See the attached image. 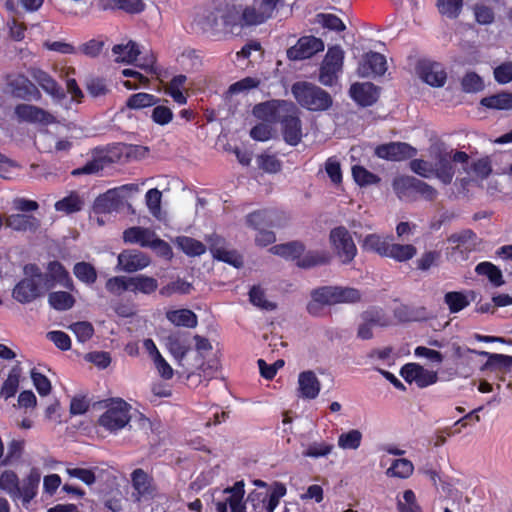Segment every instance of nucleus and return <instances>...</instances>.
Segmentation results:
<instances>
[{"mask_svg": "<svg viewBox=\"0 0 512 512\" xmlns=\"http://www.w3.org/2000/svg\"><path fill=\"white\" fill-rule=\"evenodd\" d=\"M291 92L297 103L309 111H326L333 104V98L327 91L310 82L299 81L294 83Z\"/></svg>", "mask_w": 512, "mask_h": 512, "instance_id": "f257e3e1", "label": "nucleus"}, {"mask_svg": "<svg viewBox=\"0 0 512 512\" xmlns=\"http://www.w3.org/2000/svg\"><path fill=\"white\" fill-rule=\"evenodd\" d=\"M286 487L283 483L274 482L270 493H261L252 491L249 493L246 503L250 505L254 512H274L278 506L280 498L286 494Z\"/></svg>", "mask_w": 512, "mask_h": 512, "instance_id": "f03ea898", "label": "nucleus"}, {"mask_svg": "<svg viewBox=\"0 0 512 512\" xmlns=\"http://www.w3.org/2000/svg\"><path fill=\"white\" fill-rule=\"evenodd\" d=\"M130 405L123 400L112 402L100 416L98 423L110 432L124 428L130 421Z\"/></svg>", "mask_w": 512, "mask_h": 512, "instance_id": "7ed1b4c3", "label": "nucleus"}, {"mask_svg": "<svg viewBox=\"0 0 512 512\" xmlns=\"http://www.w3.org/2000/svg\"><path fill=\"white\" fill-rule=\"evenodd\" d=\"M30 269L33 272L32 277L22 279L13 289V298L22 303H30L42 295L40 282L42 274L39 269L34 266H26L25 271Z\"/></svg>", "mask_w": 512, "mask_h": 512, "instance_id": "20e7f679", "label": "nucleus"}, {"mask_svg": "<svg viewBox=\"0 0 512 512\" xmlns=\"http://www.w3.org/2000/svg\"><path fill=\"white\" fill-rule=\"evenodd\" d=\"M280 1L251 0L249 3H242L244 19L248 27L260 25L271 18Z\"/></svg>", "mask_w": 512, "mask_h": 512, "instance_id": "39448f33", "label": "nucleus"}, {"mask_svg": "<svg viewBox=\"0 0 512 512\" xmlns=\"http://www.w3.org/2000/svg\"><path fill=\"white\" fill-rule=\"evenodd\" d=\"M330 241L342 264H349L357 254L356 245L345 227H336L330 232Z\"/></svg>", "mask_w": 512, "mask_h": 512, "instance_id": "423d86ee", "label": "nucleus"}, {"mask_svg": "<svg viewBox=\"0 0 512 512\" xmlns=\"http://www.w3.org/2000/svg\"><path fill=\"white\" fill-rule=\"evenodd\" d=\"M220 20L223 28L230 33H239L248 27L244 19L242 3L219 5Z\"/></svg>", "mask_w": 512, "mask_h": 512, "instance_id": "0eeeda50", "label": "nucleus"}, {"mask_svg": "<svg viewBox=\"0 0 512 512\" xmlns=\"http://www.w3.org/2000/svg\"><path fill=\"white\" fill-rule=\"evenodd\" d=\"M295 105L285 100H271L259 103L253 108V115L265 122H278L285 112L293 111Z\"/></svg>", "mask_w": 512, "mask_h": 512, "instance_id": "6e6552de", "label": "nucleus"}, {"mask_svg": "<svg viewBox=\"0 0 512 512\" xmlns=\"http://www.w3.org/2000/svg\"><path fill=\"white\" fill-rule=\"evenodd\" d=\"M131 484L133 487L131 496L135 502L139 503L155 496L156 488L153 485V478L143 469L137 468L131 473Z\"/></svg>", "mask_w": 512, "mask_h": 512, "instance_id": "1a4fd4ad", "label": "nucleus"}, {"mask_svg": "<svg viewBox=\"0 0 512 512\" xmlns=\"http://www.w3.org/2000/svg\"><path fill=\"white\" fill-rule=\"evenodd\" d=\"M324 50V42L314 36H303L297 43L287 50V57L290 60H303L312 57Z\"/></svg>", "mask_w": 512, "mask_h": 512, "instance_id": "9d476101", "label": "nucleus"}, {"mask_svg": "<svg viewBox=\"0 0 512 512\" xmlns=\"http://www.w3.org/2000/svg\"><path fill=\"white\" fill-rule=\"evenodd\" d=\"M375 154L389 161H403L417 154L416 148L405 142H390L376 147Z\"/></svg>", "mask_w": 512, "mask_h": 512, "instance_id": "9b49d317", "label": "nucleus"}, {"mask_svg": "<svg viewBox=\"0 0 512 512\" xmlns=\"http://www.w3.org/2000/svg\"><path fill=\"white\" fill-rule=\"evenodd\" d=\"M282 126L284 140L291 146H296L302 139L301 120L298 116V109L295 106L293 111L285 112L278 121Z\"/></svg>", "mask_w": 512, "mask_h": 512, "instance_id": "f8f14e48", "label": "nucleus"}, {"mask_svg": "<svg viewBox=\"0 0 512 512\" xmlns=\"http://www.w3.org/2000/svg\"><path fill=\"white\" fill-rule=\"evenodd\" d=\"M223 492L229 494V496L224 501L216 503L217 512H245L243 481L236 482L232 487L226 488Z\"/></svg>", "mask_w": 512, "mask_h": 512, "instance_id": "ddd939ff", "label": "nucleus"}, {"mask_svg": "<svg viewBox=\"0 0 512 512\" xmlns=\"http://www.w3.org/2000/svg\"><path fill=\"white\" fill-rule=\"evenodd\" d=\"M401 375L407 382H416L419 387H426L438 380L437 372L425 369L416 363H408L401 369Z\"/></svg>", "mask_w": 512, "mask_h": 512, "instance_id": "4468645a", "label": "nucleus"}, {"mask_svg": "<svg viewBox=\"0 0 512 512\" xmlns=\"http://www.w3.org/2000/svg\"><path fill=\"white\" fill-rule=\"evenodd\" d=\"M417 73L421 80L432 87H443L446 83L447 74L440 63L421 61Z\"/></svg>", "mask_w": 512, "mask_h": 512, "instance_id": "2eb2a0df", "label": "nucleus"}, {"mask_svg": "<svg viewBox=\"0 0 512 512\" xmlns=\"http://www.w3.org/2000/svg\"><path fill=\"white\" fill-rule=\"evenodd\" d=\"M19 121L28 123L51 124L55 123V117L44 109L30 105L18 104L14 110Z\"/></svg>", "mask_w": 512, "mask_h": 512, "instance_id": "dca6fc26", "label": "nucleus"}, {"mask_svg": "<svg viewBox=\"0 0 512 512\" xmlns=\"http://www.w3.org/2000/svg\"><path fill=\"white\" fill-rule=\"evenodd\" d=\"M117 260V268L127 273L142 270L150 264L149 257L138 250H124L118 255Z\"/></svg>", "mask_w": 512, "mask_h": 512, "instance_id": "f3484780", "label": "nucleus"}, {"mask_svg": "<svg viewBox=\"0 0 512 512\" xmlns=\"http://www.w3.org/2000/svg\"><path fill=\"white\" fill-rule=\"evenodd\" d=\"M386 70L387 62L384 55L373 51L363 56L358 67V73L361 77L381 76Z\"/></svg>", "mask_w": 512, "mask_h": 512, "instance_id": "a211bd4d", "label": "nucleus"}, {"mask_svg": "<svg viewBox=\"0 0 512 512\" xmlns=\"http://www.w3.org/2000/svg\"><path fill=\"white\" fill-rule=\"evenodd\" d=\"M166 347L181 364L191 347L190 333L183 331L171 332L166 337Z\"/></svg>", "mask_w": 512, "mask_h": 512, "instance_id": "6ab92c4d", "label": "nucleus"}, {"mask_svg": "<svg viewBox=\"0 0 512 512\" xmlns=\"http://www.w3.org/2000/svg\"><path fill=\"white\" fill-rule=\"evenodd\" d=\"M5 225L17 232L36 233L41 226V221L32 214L15 213L5 218Z\"/></svg>", "mask_w": 512, "mask_h": 512, "instance_id": "aec40b11", "label": "nucleus"}, {"mask_svg": "<svg viewBox=\"0 0 512 512\" xmlns=\"http://www.w3.org/2000/svg\"><path fill=\"white\" fill-rule=\"evenodd\" d=\"M29 73L33 80L55 100L61 101L66 98L64 90L47 72L39 68H31Z\"/></svg>", "mask_w": 512, "mask_h": 512, "instance_id": "412c9836", "label": "nucleus"}, {"mask_svg": "<svg viewBox=\"0 0 512 512\" xmlns=\"http://www.w3.org/2000/svg\"><path fill=\"white\" fill-rule=\"evenodd\" d=\"M433 165L434 176L443 184H450L455 174V169L451 160V153L439 150L435 154Z\"/></svg>", "mask_w": 512, "mask_h": 512, "instance_id": "4be33fe9", "label": "nucleus"}, {"mask_svg": "<svg viewBox=\"0 0 512 512\" xmlns=\"http://www.w3.org/2000/svg\"><path fill=\"white\" fill-rule=\"evenodd\" d=\"M40 480V470L38 468H32L29 474L20 482V495L17 497V500L21 499L24 506H28V504L36 497Z\"/></svg>", "mask_w": 512, "mask_h": 512, "instance_id": "5701e85b", "label": "nucleus"}, {"mask_svg": "<svg viewBox=\"0 0 512 512\" xmlns=\"http://www.w3.org/2000/svg\"><path fill=\"white\" fill-rule=\"evenodd\" d=\"M354 101L363 107L373 105L379 97L377 87L372 83H354L349 90Z\"/></svg>", "mask_w": 512, "mask_h": 512, "instance_id": "b1692460", "label": "nucleus"}, {"mask_svg": "<svg viewBox=\"0 0 512 512\" xmlns=\"http://www.w3.org/2000/svg\"><path fill=\"white\" fill-rule=\"evenodd\" d=\"M247 224L256 230L262 231L266 227H279L281 218L275 210H259L247 216Z\"/></svg>", "mask_w": 512, "mask_h": 512, "instance_id": "393cba45", "label": "nucleus"}, {"mask_svg": "<svg viewBox=\"0 0 512 512\" xmlns=\"http://www.w3.org/2000/svg\"><path fill=\"white\" fill-rule=\"evenodd\" d=\"M193 24L202 32L217 31L221 25L219 6L197 12Z\"/></svg>", "mask_w": 512, "mask_h": 512, "instance_id": "a878e982", "label": "nucleus"}, {"mask_svg": "<svg viewBox=\"0 0 512 512\" xmlns=\"http://www.w3.org/2000/svg\"><path fill=\"white\" fill-rule=\"evenodd\" d=\"M420 179L413 176H399L393 180L392 187L401 200H414Z\"/></svg>", "mask_w": 512, "mask_h": 512, "instance_id": "bb28decb", "label": "nucleus"}, {"mask_svg": "<svg viewBox=\"0 0 512 512\" xmlns=\"http://www.w3.org/2000/svg\"><path fill=\"white\" fill-rule=\"evenodd\" d=\"M298 385L301 397L306 399H315L320 392V381L311 370L303 371L299 374Z\"/></svg>", "mask_w": 512, "mask_h": 512, "instance_id": "cd10ccee", "label": "nucleus"}, {"mask_svg": "<svg viewBox=\"0 0 512 512\" xmlns=\"http://www.w3.org/2000/svg\"><path fill=\"white\" fill-rule=\"evenodd\" d=\"M467 351L488 358L482 367L483 370L498 368L504 372L512 371V356L510 355L489 353L486 351H477L474 349H468Z\"/></svg>", "mask_w": 512, "mask_h": 512, "instance_id": "c85d7f7f", "label": "nucleus"}, {"mask_svg": "<svg viewBox=\"0 0 512 512\" xmlns=\"http://www.w3.org/2000/svg\"><path fill=\"white\" fill-rule=\"evenodd\" d=\"M155 237V232L149 228L134 226L123 232V240L126 243L139 244L142 247H149Z\"/></svg>", "mask_w": 512, "mask_h": 512, "instance_id": "c756f323", "label": "nucleus"}, {"mask_svg": "<svg viewBox=\"0 0 512 512\" xmlns=\"http://www.w3.org/2000/svg\"><path fill=\"white\" fill-rule=\"evenodd\" d=\"M120 200L116 190H108L106 193L98 196L93 204V210L97 214L111 213L119 207Z\"/></svg>", "mask_w": 512, "mask_h": 512, "instance_id": "7c9ffc66", "label": "nucleus"}, {"mask_svg": "<svg viewBox=\"0 0 512 512\" xmlns=\"http://www.w3.org/2000/svg\"><path fill=\"white\" fill-rule=\"evenodd\" d=\"M112 52L116 55V62H123L127 64L134 63L140 55L138 44L132 40L126 44H117L112 48Z\"/></svg>", "mask_w": 512, "mask_h": 512, "instance_id": "2f4dec72", "label": "nucleus"}, {"mask_svg": "<svg viewBox=\"0 0 512 512\" xmlns=\"http://www.w3.org/2000/svg\"><path fill=\"white\" fill-rule=\"evenodd\" d=\"M166 318L175 326L195 328L198 324L197 315L189 309L170 310Z\"/></svg>", "mask_w": 512, "mask_h": 512, "instance_id": "473e14b6", "label": "nucleus"}, {"mask_svg": "<svg viewBox=\"0 0 512 512\" xmlns=\"http://www.w3.org/2000/svg\"><path fill=\"white\" fill-rule=\"evenodd\" d=\"M130 291L143 294H151L155 292L158 288V281L146 275H137L134 277H129Z\"/></svg>", "mask_w": 512, "mask_h": 512, "instance_id": "72a5a7b5", "label": "nucleus"}, {"mask_svg": "<svg viewBox=\"0 0 512 512\" xmlns=\"http://www.w3.org/2000/svg\"><path fill=\"white\" fill-rule=\"evenodd\" d=\"M174 243L190 257L200 256L206 251V246L202 242L188 236H178Z\"/></svg>", "mask_w": 512, "mask_h": 512, "instance_id": "f704fd0d", "label": "nucleus"}, {"mask_svg": "<svg viewBox=\"0 0 512 512\" xmlns=\"http://www.w3.org/2000/svg\"><path fill=\"white\" fill-rule=\"evenodd\" d=\"M480 104L489 109L511 110L512 93L501 92L481 99Z\"/></svg>", "mask_w": 512, "mask_h": 512, "instance_id": "c9c22d12", "label": "nucleus"}, {"mask_svg": "<svg viewBox=\"0 0 512 512\" xmlns=\"http://www.w3.org/2000/svg\"><path fill=\"white\" fill-rule=\"evenodd\" d=\"M389 245L388 237H383L378 234H369L365 237L362 247L364 250L386 257Z\"/></svg>", "mask_w": 512, "mask_h": 512, "instance_id": "e433bc0d", "label": "nucleus"}, {"mask_svg": "<svg viewBox=\"0 0 512 512\" xmlns=\"http://www.w3.org/2000/svg\"><path fill=\"white\" fill-rule=\"evenodd\" d=\"M417 253V249L412 244H397L390 242L387 256L397 262H406L412 259Z\"/></svg>", "mask_w": 512, "mask_h": 512, "instance_id": "4c0bfd02", "label": "nucleus"}, {"mask_svg": "<svg viewBox=\"0 0 512 512\" xmlns=\"http://www.w3.org/2000/svg\"><path fill=\"white\" fill-rule=\"evenodd\" d=\"M21 373L22 369L19 364L12 367L7 379L4 381L2 385L0 391L1 397H3L4 399H9L16 394L19 387Z\"/></svg>", "mask_w": 512, "mask_h": 512, "instance_id": "58836bf2", "label": "nucleus"}, {"mask_svg": "<svg viewBox=\"0 0 512 512\" xmlns=\"http://www.w3.org/2000/svg\"><path fill=\"white\" fill-rule=\"evenodd\" d=\"M19 484L20 480L14 471L6 470L0 476V489L5 491L14 501L20 495Z\"/></svg>", "mask_w": 512, "mask_h": 512, "instance_id": "ea45409f", "label": "nucleus"}, {"mask_svg": "<svg viewBox=\"0 0 512 512\" xmlns=\"http://www.w3.org/2000/svg\"><path fill=\"white\" fill-rule=\"evenodd\" d=\"M331 255L327 251H309L297 262L301 268H312L315 266L326 265L330 262Z\"/></svg>", "mask_w": 512, "mask_h": 512, "instance_id": "a19ab883", "label": "nucleus"}, {"mask_svg": "<svg viewBox=\"0 0 512 512\" xmlns=\"http://www.w3.org/2000/svg\"><path fill=\"white\" fill-rule=\"evenodd\" d=\"M475 271L478 275L486 276L495 287L502 286L505 283L501 270L491 262L479 263Z\"/></svg>", "mask_w": 512, "mask_h": 512, "instance_id": "79ce46f5", "label": "nucleus"}, {"mask_svg": "<svg viewBox=\"0 0 512 512\" xmlns=\"http://www.w3.org/2000/svg\"><path fill=\"white\" fill-rule=\"evenodd\" d=\"M48 302L55 310L65 311L74 306L75 298L69 292L56 291L48 295Z\"/></svg>", "mask_w": 512, "mask_h": 512, "instance_id": "37998d69", "label": "nucleus"}, {"mask_svg": "<svg viewBox=\"0 0 512 512\" xmlns=\"http://www.w3.org/2000/svg\"><path fill=\"white\" fill-rule=\"evenodd\" d=\"M51 278L69 290H74V284L64 266L58 261H52L48 265Z\"/></svg>", "mask_w": 512, "mask_h": 512, "instance_id": "c03bdc74", "label": "nucleus"}, {"mask_svg": "<svg viewBox=\"0 0 512 512\" xmlns=\"http://www.w3.org/2000/svg\"><path fill=\"white\" fill-rule=\"evenodd\" d=\"M73 273L79 281L87 285H92L97 280V271L95 267L88 262L82 261L76 263L73 268Z\"/></svg>", "mask_w": 512, "mask_h": 512, "instance_id": "a18cd8bd", "label": "nucleus"}, {"mask_svg": "<svg viewBox=\"0 0 512 512\" xmlns=\"http://www.w3.org/2000/svg\"><path fill=\"white\" fill-rule=\"evenodd\" d=\"M270 251L275 255H279L287 259H296L300 258L304 252V246L299 242H289L275 245L270 248Z\"/></svg>", "mask_w": 512, "mask_h": 512, "instance_id": "49530a36", "label": "nucleus"}, {"mask_svg": "<svg viewBox=\"0 0 512 512\" xmlns=\"http://www.w3.org/2000/svg\"><path fill=\"white\" fill-rule=\"evenodd\" d=\"M159 98L148 93H136L131 95L126 101V107L130 109H142L158 104Z\"/></svg>", "mask_w": 512, "mask_h": 512, "instance_id": "de8ad7c7", "label": "nucleus"}, {"mask_svg": "<svg viewBox=\"0 0 512 512\" xmlns=\"http://www.w3.org/2000/svg\"><path fill=\"white\" fill-rule=\"evenodd\" d=\"M362 320L373 327H386L390 323L389 317L380 308H371L362 313Z\"/></svg>", "mask_w": 512, "mask_h": 512, "instance_id": "09e8293b", "label": "nucleus"}, {"mask_svg": "<svg viewBox=\"0 0 512 512\" xmlns=\"http://www.w3.org/2000/svg\"><path fill=\"white\" fill-rule=\"evenodd\" d=\"M450 243L456 244L455 249L464 246L466 250H471L476 244V234L472 230H463L448 237Z\"/></svg>", "mask_w": 512, "mask_h": 512, "instance_id": "8fccbe9b", "label": "nucleus"}, {"mask_svg": "<svg viewBox=\"0 0 512 512\" xmlns=\"http://www.w3.org/2000/svg\"><path fill=\"white\" fill-rule=\"evenodd\" d=\"M311 296L315 302L321 305L337 304L336 286H324L312 291Z\"/></svg>", "mask_w": 512, "mask_h": 512, "instance_id": "3c124183", "label": "nucleus"}, {"mask_svg": "<svg viewBox=\"0 0 512 512\" xmlns=\"http://www.w3.org/2000/svg\"><path fill=\"white\" fill-rule=\"evenodd\" d=\"M413 470L412 462L401 458L393 461L391 467L387 470V474L398 478H408L413 473Z\"/></svg>", "mask_w": 512, "mask_h": 512, "instance_id": "603ef678", "label": "nucleus"}, {"mask_svg": "<svg viewBox=\"0 0 512 512\" xmlns=\"http://www.w3.org/2000/svg\"><path fill=\"white\" fill-rule=\"evenodd\" d=\"M82 200L80 197L72 193L69 196L63 198L62 200H59L55 203V209L57 211H62L67 214L74 213L77 211H80L82 208Z\"/></svg>", "mask_w": 512, "mask_h": 512, "instance_id": "864d4df0", "label": "nucleus"}, {"mask_svg": "<svg viewBox=\"0 0 512 512\" xmlns=\"http://www.w3.org/2000/svg\"><path fill=\"white\" fill-rule=\"evenodd\" d=\"M451 313H457L469 305V300L462 292H448L444 296Z\"/></svg>", "mask_w": 512, "mask_h": 512, "instance_id": "5fc2aeb1", "label": "nucleus"}, {"mask_svg": "<svg viewBox=\"0 0 512 512\" xmlns=\"http://www.w3.org/2000/svg\"><path fill=\"white\" fill-rule=\"evenodd\" d=\"M441 259V253L435 250L425 251L416 261L418 270L426 272L432 267L438 266Z\"/></svg>", "mask_w": 512, "mask_h": 512, "instance_id": "6e6d98bb", "label": "nucleus"}, {"mask_svg": "<svg viewBox=\"0 0 512 512\" xmlns=\"http://www.w3.org/2000/svg\"><path fill=\"white\" fill-rule=\"evenodd\" d=\"M192 289V284L178 278L177 280L170 282L166 286H163L159 293L162 296L170 297L173 294H188Z\"/></svg>", "mask_w": 512, "mask_h": 512, "instance_id": "4d7b16f0", "label": "nucleus"}, {"mask_svg": "<svg viewBox=\"0 0 512 512\" xmlns=\"http://www.w3.org/2000/svg\"><path fill=\"white\" fill-rule=\"evenodd\" d=\"M249 298L253 305L266 311L276 309V304L265 298L264 291L259 286H253L249 292Z\"/></svg>", "mask_w": 512, "mask_h": 512, "instance_id": "13d9d810", "label": "nucleus"}, {"mask_svg": "<svg viewBox=\"0 0 512 512\" xmlns=\"http://www.w3.org/2000/svg\"><path fill=\"white\" fill-rule=\"evenodd\" d=\"M397 509L399 512H422L417 502L416 495L412 490H405L403 493V501H397Z\"/></svg>", "mask_w": 512, "mask_h": 512, "instance_id": "bf43d9fd", "label": "nucleus"}, {"mask_svg": "<svg viewBox=\"0 0 512 512\" xmlns=\"http://www.w3.org/2000/svg\"><path fill=\"white\" fill-rule=\"evenodd\" d=\"M362 434L359 430L353 429L342 433L338 438V445L342 449L356 450L361 444Z\"/></svg>", "mask_w": 512, "mask_h": 512, "instance_id": "052dcab7", "label": "nucleus"}, {"mask_svg": "<svg viewBox=\"0 0 512 512\" xmlns=\"http://www.w3.org/2000/svg\"><path fill=\"white\" fill-rule=\"evenodd\" d=\"M462 90L466 93H476L484 88L482 78L475 72H468L461 80Z\"/></svg>", "mask_w": 512, "mask_h": 512, "instance_id": "680f3d73", "label": "nucleus"}, {"mask_svg": "<svg viewBox=\"0 0 512 512\" xmlns=\"http://www.w3.org/2000/svg\"><path fill=\"white\" fill-rule=\"evenodd\" d=\"M352 175L356 183L361 186L376 184L380 181V178L377 175L358 165L353 166Z\"/></svg>", "mask_w": 512, "mask_h": 512, "instance_id": "e2e57ef3", "label": "nucleus"}, {"mask_svg": "<svg viewBox=\"0 0 512 512\" xmlns=\"http://www.w3.org/2000/svg\"><path fill=\"white\" fill-rule=\"evenodd\" d=\"M412 172L423 178L434 176V165L432 162L423 159H413L409 163Z\"/></svg>", "mask_w": 512, "mask_h": 512, "instance_id": "0e129e2a", "label": "nucleus"}, {"mask_svg": "<svg viewBox=\"0 0 512 512\" xmlns=\"http://www.w3.org/2000/svg\"><path fill=\"white\" fill-rule=\"evenodd\" d=\"M69 329L76 335L77 339L84 343L88 341L94 334V328L90 322L81 321L73 323Z\"/></svg>", "mask_w": 512, "mask_h": 512, "instance_id": "69168bd1", "label": "nucleus"}, {"mask_svg": "<svg viewBox=\"0 0 512 512\" xmlns=\"http://www.w3.org/2000/svg\"><path fill=\"white\" fill-rule=\"evenodd\" d=\"M340 69L322 62L319 71V82L324 86H332L337 82Z\"/></svg>", "mask_w": 512, "mask_h": 512, "instance_id": "338daca9", "label": "nucleus"}, {"mask_svg": "<svg viewBox=\"0 0 512 512\" xmlns=\"http://www.w3.org/2000/svg\"><path fill=\"white\" fill-rule=\"evenodd\" d=\"M105 286L110 293L120 295L124 291H130L129 277L115 276L109 278Z\"/></svg>", "mask_w": 512, "mask_h": 512, "instance_id": "774afa93", "label": "nucleus"}]
</instances>
